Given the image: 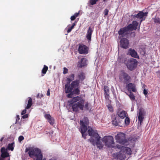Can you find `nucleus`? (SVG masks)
Returning a JSON list of instances; mask_svg holds the SVG:
<instances>
[{"label":"nucleus","mask_w":160,"mask_h":160,"mask_svg":"<svg viewBox=\"0 0 160 160\" xmlns=\"http://www.w3.org/2000/svg\"><path fill=\"white\" fill-rule=\"evenodd\" d=\"M85 100L82 97L78 96L73 97L71 100L68 101L69 106L73 112H79V110L82 111L84 108L86 110L88 109L89 103L87 102L85 104Z\"/></svg>","instance_id":"f257e3e1"},{"label":"nucleus","mask_w":160,"mask_h":160,"mask_svg":"<svg viewBox=\"0 0 160 160\" xmlns=\"http://www.w3.org/2000/svg\"><path fill=\"white\" fill-rule=\"evenodd\" d=\"M89 136L91 138L88 139V141L94 146L97 145L99 149H101L103 147V145L100 142L101 138L99 136L97 131H94L92 128L88 127V130Z\"/></svg>","instance_id":"f03ea898"},{"label":"nucleus","mask_w":160,"mask_h":160,"mask_svg":"<svg viewBox=\"0 0 160 160\" xmlns=\"http://www.w3.org/2000/svg\"><path fill=\"white\" fill-rule=\"evenodd\" d=\"M25 152L28 154L30 157L34 160H42V154L41 150L38 148L28 147L26 148Z\"/></svg>","instance_id":"7ed1b4c3"},{"label":"nucleus","mask_w":160,"mask_h":160,"mask_svg":"<svg viewBox=\"0 0 160 160\" xmlns=\"http://www.w3.org/2000/svg\"><path fill=\"white\" fill-rule=\"evenodd\" d=\"M80 123L81 125V132L82 136L85 139L86 138L87 134L85 133L87 130V126L88 125L89 122L88 118L87 117H84L83 120H80Z\"/></svg>","instance_id":"20e7f679"},{"label":"nucleus","mask_w":160,"mask_h":160,"mask_svg":"<svg viewBox=\"0 0 160 160\" xmlns=\"http://www.w3.org/2000/svg\"><path fill=\"white\" fill-rule=\"evenodd\" d=\"M102 142L107 147H113L114 145V142L113 137L111 136H106L102 139Z\"/></svg>","instance_id":"39448f33"},{"label":"nucleus","mask_w":160,"mask_h":160,"mask_svg":"<svg viewBox=\"0 0 160 160\" xmlns=\"http://www.w3.org/2000/svg\"><path fill=\"white\" fill-rule=\"evenodd\" d=\"M120 82L124 83H127L131 80V77L129 74L123 71H122L119 76Z\"/></svg>","instance_id":"423d86ee"},{"label":"nucleus","mask_w":160,"mask_h":160,"mask_svg":"<svg viewBox=\"0 0 160 160\" xmlns=\"http://www.w3.org/2000/svg\"><path fill=\"white\" fill-rule=\"evenodd\" d=\"M126 134L121 132H119L115 136L117 142L122 145H124L128 142L129 140L126 138ZM129 138L128 139H129Z\"/></svg>","instance_id":"0eeeda50"},{"label":"nucleus","mask_w":160,"mask_h":160,"mask_svg":"<svg viewBox=\"0 0 160 160\" xmlns=\"http://www.w3.org/2000/svg\"><path fill=\"white\" fill-rule=\"evenodd\" d=\"M137 61L134 58H131L127 62L126 65L128 69L130 71L135 69L137 65Z\"/></svg>","instance_id":"6e6552de"},{"label":"nucleus","mask_w":160,"mask_h":160,"mask_svg":"<svg viewBox=\"0 0 160 160\" xmlns=\"http://www.w3.org/2000/svg\"><path fill=\"white\" fill-rule=\"evenodd\" d=\"M146 112L144 109L142 108H140L138 111L137 116L138 122L140 123V125L142 123L144 116L145 115Z\"/></svg>","instance_id":"1a4fd4ad"},{"label":"nucleus","mask_w":160,"mask_h":160,"mask_svg":"<svg viewBox=\"0 0 160 160\" xmlns=\"http://www.w3.org/2000/svg\"><path fill=\"white\" fill-rule=\"evenodd\" d=\"M148 13L147 12H144L143 11H140L137 14L132 15V16L134 19H140V23H141L143 21L145 20Z\"/></svg>","instance_id":"9d476101"},{"label":"nucleus","mask_w":160,"mask_h":160,"mask_svg":"<svg viewBox=\"0 0 160 160\" xmlns=\"http://www.w3.org/2000/svg\"><path fill=\"white\" fill-rule=\"evenodd\" d=\"M130 30L127 26V27L121 28L118 31V33L119 36V38L120 39V38L123 37L127 36L129 34L128 32Z\"/></svg>","instance_id":"9b49d317"},{"label":"nucleus","mask_w":160,"mask_h":160,"mask_svg":"<svg viewBox=\"0 0 160 160\" xmlns=\"http://www.w3.org/2000/svg\"><path fill=\"white\" fill-rule=\"evenodd\" d=\"M120 45L122 48L127 49L129 48V41L126 38H122L120 42Z\"/></svg>","instance_id":"f8f14e48"},{"label":"nucleus","mask_w":160,"mask_h":160,"mask_svg":"<svg viewBox=\"0 0 160 160\" xmlns=\"http://www.w3.org/2000/svg\"><path fill=\"white\" fill-rule=\"evenodd\" d=\"M1 155L0 156V160H5V158L9 157L10 155L8 152V150L5 147H2L0 150Z\"/></svg>","instance_id":"ddd939ff"},{"label":"nucleus","mask_w":160,"mask_h":160,"mask_svg":"<svg viewBox=\"0 0 160 160\" xmlns=\"http://www.w3.org/2000/svg\"><path fill=\"white\" fill-rule=\"evenodd\" d=\"M117 148L120 149L121 152H122L125 155H131L132 154V151L130 148L124 146H120L119 145L117 146Z\"/></svg>","instance_id":"4468645a"},{"label":"nucleus","mask_w":160,"mask_h":160,"mask_svg":"<svg viewBox=\"0 0 160 160\" xmlns=\"http://www.w3.org/2000/svg\"><path fill=\"white\" fill-rule=\"evenodd\" d=\"M112 122L113 125L115 126H122V120H120L119 118L116 117L115 115L112 116Z\"/></svg>","instance_id":"2eb2a0df"},{"label":"nucleus","mask_w":160,"mask_h":160,"mask_svg":"<svg viewBox=\"0 0 160 160\" xmlns=\"http://www.w3.org/2000/svg\"><path fill=\"white\" fill-rule=\"evenodd\" d=\"M88 48L85 45L80 44L79 46L78 52L80 54H86L88 52Z\"/></svg>","instance_id":"dca6fc26"},{"label":"nucleus","mask_w":160,"mask_h":160,"mask_svg":"<svg viewBox=\"0 0 160 160\" xmlns=\"http://www.w3.org/2000/svg\"><path fill=\"white\" fill-rule=\"evenodd\" d=\"M126 88L129 92L132 91L134 92H136L137 91L135 84L132 83H128L126 85Z\"/></svg>","instance_id":"f3484780"},{"label":"nucleus","mask_w":160,"mask_h":160,"mask_svg":"<svg viewBox=\"0 0 160 160\" xmlns=\"http://www.w3.org/2000/svg\"><path fill=\"white\" fill-rule=\"evenodd\" d=\"M87 61V60L86 58H82L81 61L78 62L77 67L79 68H82V67L86 66Z\"/></svg>","instance_id":"a211bd4d"},{"label":"nucleus","mask_w":160,"mask_h":160,"mask_svg":"<svg viewBox=\"0 0 160 160\" xmlns=\"http://www.w3.org/2000/svg\"><path fill=\"white\" fill-rule=\"evenodd\" d=\"M127 54L131 55L132 57L134 58H139V56L138 55L137 52L134 49L131 48H130L128 50Z\"/></svg>","instance_id":"6ab92c4d"},{"label":"nucleus","mask_w":160,"mask_h":160,"mask_svg":"<svg viewBox=\"0 0 160 160\" xmlns=\"http://www.w3.org/2000/svg\"><path fill=\"white\" fill-rule=\"evenodd\" d=\"M93 31V30H92L91 27H90L88 28V29L87 31L86 35L87 39L89 42H90L91 40L92 35Z\"/></svg>","instance_id":"aec40b11"},{"label":"nucleus","mask_w":160,"mask_h":160,"mask_svg":"<svg viewBox=\"0 0 160 160\" xmlns=\"http://www.w3.org/2000/svg\"><path fill=\"white\" fill-rule=\"evenodd\" d=\"M138 25V22L135 21H133L132 24H129L128 26L130 30L131 31L133 30H136Z\"/></svg>","instance_id":"412c9836"},{"label":"nucleus","mask_w":160,"mask_h":160,"mask_svg":"<svg viewBox=\"0 0 160 160\" xmlns=\"http://www.w3.org/2000/svg\"><path fill=\"white\" fill-rule=\"evenodd\" d=\"M44 116L51 125H52L54 124V118L52 117L50 114H46L44 115Z\"/></svg>","instance_id":"4be33fe9"},{"label":"nucleus","mask_w":160,"mask_h":160,"mask_svg":"<svg viewBox=\"0 0 160 160\" xmlns=\"http://www.w3.org/2000/svg\"><path fill=\"white\" fill-rule=\"evenodd\" d=\"M127 58H126L125 55H122L119 56L117 62L121 64L124 63L126 64L127 63Z\"/></svg>","instance_id":"5701e85b"},{"label":"nucleus","mask_w":160,"mask_h":160,"mask_svg":"<svg viewBox=\"0 0 160 160\" xmlns=\"http://www.w3.org/2000/svg\"><path fill=\"white\" fill-rule=\"evenodd\" d=\"M126 158V155L121 152V150L119 152L117 153V158L118 160H124Z\"/></svg>","instance_id":"b1692460"},{"label":"nucleus","mask_w":160,"mask_h":160,"mask_svg":"<svg viewBox=\"0 0 160 160\" xmlns=\"http://www.w3.org/2000/svg\"><path fill=\"white\" fill-rule=\"evenodd\" d=\"M117 114L118 115V117L120 118L121 119H123L125 118L128 116V114L127 112L124 110H122L118 112L117 113Z\"/></svg>","instance_id":"393cba45"},{"label":"nucleus","mask_w":160,"mask_h":160,"mask_svg":"<svg viewBox=\"0 0 160 160\" xmlns=\"http://www.w3.org/2000/svg\"><path fill=\"white\" fill-rule=\"evenodd\" d=\"M70 84V83L68 82L65 85V92L66 93L71 92L73 89V88Z\"/></svg>","instance_id":"a878e982"},{"label":"nucleus","mask_w":160,"mask_h":160,"mask_svg":"<svg viewBox=\"0 0 160 160\" xmlns=\"http://www.w3.org/2000/svg\"><path fill=\"white\" fill-rule=\"evenodd\" d=\"M79 80H76L72 82L71 85L73 88H78L79 86Z\"/></svg>","instance_id":"bb28decb"},{"label":"nucleus","mask_w":160,"mask_h":160,"mask_svg":"<svg viewBox=\"0 0 160 160\" xmlns=\"http://www.w3.org/2000/svg\"><path fill=\"white\" fill-rule=\"evenodd\" d=\"M104 90L106 98H108L109 97V87L106 86H105L104 87Z\"/></svg>","instance_id":"cd10ccee"},{"label":"nucleus","mask_w":160,"mask_h":160,"mask_svg":"<svg viewBox=\"0 0 160 160\" xmlns=\"http://www.w3.org/2000/svg\"><path fill=\"white\" fill-rule=\"evenodd\" d=\"M28 100L27 105L26 107V109H29L32 105V100L31 98H28Z\"/></svg>","instance_id":"c85d7f7f"},{"label":"nucleus","mask_w":160,"mask_h":160,"mask_svg":"<svg viewBox=\"0 0 160 160\" xmlns=\"http://www.w3.org/2000/svg\"><path fill=\"white\" fill-rule=\"evenodd\" d=\"M14 144L15 143L14 142L9 143L7 147V149L8 150H10L11 151H12L14 149V147L15 146Z\"/></svg>","instance_id":"c756f323"},{"label":"nucleus","mask_w":160,"mask_h":160,"mask_svg":"<svg viewBox=\"0 0 160 160\" xmlns=\"http://www.w3.org/2000/svg\"><path fill=\"white\" fill-rule=\"evenodd\" d=\"M48 69V67L46 65H44L43 68L42 70L41 76H43L46 73Z\"/></svg>","instance_id":"7c9ffc66"},{"label":"nucleus","mask_w":160,"mask_h":160,"mask_svg":"<svg viewBox=\"0 0 160 160\" xmlns=\"http://www.w3.org/2000/svg\"><path fill=\"white\" fill-rule=\"evenodd\" d=\"M78 77L79 78V81H83L85 78V73L82 72H80L79 75H78Z\"/></svg>","instance_id":"2f4dec72"},{"label":"nucleus","mask_w":160,"mask_h":160,"mask_svg":"<svg viewBox=\"0 0 160 160\" xmlns=\"http://www.w3.org/2000/svg\"><path fill=\"white\" fill-rule=\"evenodd\" d=\"M74 74H72L70 75L68 78H67V80L68 82V83H70V82L74 79Z\"/></svg>","instance_id":"473e14b6"},{"label":"nucleus","mask_w":160,"mask_h":160,"mask_svg":"<svg viewBox=\"0 0 160 160\" xmlns=\"http://www.w3.org/2000/svg\"><path fill=\"white\" fill-rule=\"evenodd\" d=\"M124 122L125 125L127 126L128 125L130 122V119L127 116L125 117L124 120Z\"/></svg>","instance_id":"72a5a7b5"},{"label":"nucleus","mask_w":160,"mask_h":160,"mask_svg":"<svg viewBox=\"0 0 160 160\" xmlns=\"http://www.w3.org/2000/svg\"><path fill=\"white\" fill-rule=\"evenodd\" d=\"M73 92L76 95H78L80 93V90L78 88H77L73 89Z\"/></svg>","instance_id":"f704fd0d"},{"label":"nucleus","mask_w":160,"mask_h":160,"mask_svg":"<svg viewBox=\"0 0 160 160\" xmlns=\"http://www.w3.org/2000/svg\"><path fill=\"white\" fill-rule=\"evenodd\" d=\"M128 96L131 100H134L135 99V96L132 92H129Z\"/></svg>","instance_id":"c9c22d12"},{"label":"nucleus","mask_w":160,"mask_h":160,"mask_svg":"<svg viewBox=\"0 0 160 160\" xmlns=\"http://www.w3.org/2000/svg\"><path fill=\"white\" fill-rule=\"evenodd\" d=\"M98 0H89V3L91 5H93L96 4ZM106 0H103L104 1H105Z\"/></svg>","instance_id":"e433bc0d"},{"label":"nucleus","mask_w":160,"mask_h":160,"mask_svg":"<svg viewBox=\"0 0 160 160\" xmlns=\"http://www.w3.org/2000/svg\"><path fill=\"white\" fill-rule=\"evenodd\" d=\"M153 21L155 23L160 24V19L158 18H153Z\"/></svg>","instance_id":"4c0bfd02"},{"label":"nucleus","mask_w":160,"mask_h":160,"mask_svg":"<svg viewBox=\"0 0 160 160\" xmlns=\"http://www.w3.org/2000/svg\"><path fill=\"white\" fill-rule=\"evenodd\" d=\"M108 110L110 112H113V109L111 105H108Z\"/></svg>","instance_id":"58836bf2"},{"label":"nucleus","mask_w":160,"mask_h":160,"mask_svg":"<svg viewBox=\"0 0 160 160\" xmlns=\"http://www.w3.org/2000/svg\"><path fill=\"white\" fill-rule=\"evenodd\" d=\"M73 94V92L71 91L67 95V97L69 98H71Z\"/></svg>","instance_id":"ea45409f"},{"label":"nucleus","mask_w":160,"mask_h":160,"mask_svg":"<svg viewBox=\"0 0 160 160\" xmlns=\"http://www.w3.org/2000/svg\"><path fill=\"white\" fill-rule=\"evenodd\" d=\"M109 10L107 9H105L103 13L105 16H106L108 15Z\"/></svg>","instance_id":"a19ab883"},{"label":"nucleus","mask_w":160,"mask_h":160,"mask_svg":"<svg viewBox=\"0 0 160 160\" xmlns=\"http://www.w3.org/2000/svg\"><path fill=\"white\" fill-rule=\"evenodd\" d=\"M68 69L65 67H64L63 68V73L64 74H66L68 73Z\"/></svg>","instance_id":"79ce46f5"},{"label":"nucleus","mask_w":160,"mask_h":160,"mask_svg":"<svg viewBox=\"0 0 160 160\" xmlns=\"http://www.w3.org/2000/svg\"><path fill=\"white\" fill-rule=\"evenodd\" d=\"M24 139V138L22 136H20L18 138V141L21 142Z\"/></svg>","instance_id":"37998d69"},{"label":"nucleus","mask_w":160,"mask_h":160,"mask_svg":"<svg viewBox=\"0 0 160 160\" xmlns=\"http://www.w3.org/2000/svg\"><path fill=\"white\" fill-rule=\"evenodd\" d=\"M20 119V117L18 115H17L16 117V122H15V124H16L18 122L19 120Z\"/></svg>","instance_id":"c03bdc74"},{"label":"nucleus","mask_w":160,"mask_h":160,"mask_svg":"<svg viewBox=\"0 0 160 160\" xmlns=\"http://www.w3.org/2000/svg\"><path fill=\"white\" fill-rule=\"evenodd\" d=\"M22 116V118L23 119H25L28 118V114H25L24 115H23Z\"/></svg>","instance_id":"a18cd8bd"},{"label":"nucleus","mask_w":160,"mask_h":160,"mask_svg":"<svg viewBox=\"0 0 160 160\" xmlns=\"http://www.w3.org/2000/svg\"><path fill=\"white\" fill-rule=\"evenodd\" d=\"M26 109V108H25V109H24V110H23L22 112H21V114L22 115H24L25 114L26 112V109Z\"/></svg>","instance_id":"49530a36"},{"label":"nucleus","mask_w":160,"mask_h":160,"mask_svg":"<svg viewBox=\"0 0 160 160\" xmlns=\"http://www.w3.org/2000/svg\"><path fill=\"white\" fill-rule=\"evenodd\" d=\"M4 138V137H2L0 139V141L1 142L0 143V146H2L3 145V143L2 142Z\"/></svg>","instance_id":"de8ad7c7"},{"label":"nucleus","mask_w":160,"mask_h":160,"mask_svg":"<svg viewBox=\"0 0 160 160\" xmlns=\"http://www.w3.org/2000/svg\"><path fill=\"white\" fill-rule=\"evenodd\" d=\"M74 28H72V26H71L70 27L68 28L67 32L68 33L70 32L72 30V29Z\"/></svg>","instance_id":"09e8293b"},{"label":"nucleus","mask_w":160,"mask_h":160,"mask_svg":"<svg viewBox=\"0 0 160 160\" xmlns=\"http://www.w3.org/2000/svg\"><path fill=\"white\" fill-rule=\"evenodd\" d=\"M76 18L75 16H74V15L72 16L70 18V19L72 21L74 20Z\"/></svg>","instance_id":"8fccbe9b"},{"label":"nucleus","mask_w":160,"mask_h":160,"mask_svg":"<svg viewBox=\"0 0 160 160\" xmlns=\"http://www.w3.org/2000/svg\"><path fill=\"white\" fill-rule=\"evenodd\" d=\"M79 12H76L75 13L74 15H73L76 18L79 15Z\"/></svg>","instance_id":"3c124183"},{"label":"nucleus","mask_w":160,"mask_h":160,"mask_svg":"<svg viewBox=\"0 0 160 160\" xmlns=\"http://www.w3.org/2000/svg\"><path fill=\"white\" fill-rule=\"evenodd\" d=\"M143 93L145 94V95H146L148 94V92H147L146 90L145 89H144L143 90Z\"/></svg>","instance_id":"603ef678"},{"label":"nucleus","mask_w":160,"mask_h":160,"mask_svg":"<svg viewBox=\"0 0 160 160\" xmlns=\"http://www.w3.org/2000/svg\"><path fill=\"white\" fill-rule=\"evenodd\" d=\"M47 95L48 96H49L50 95V89H48L47 93Z\"/></svg>","instance_id":"864d4df0"},{"label":"nucleus","mask_w":160,"mask_h":160,"mask_svg":"<svg viewBox=\"0 0 160 160\" xmlns=\"http://www.w3.org/2000/svg\"><path fill=\"white\" fill-rule=\"evenodd\" d=\"M76 23H77V22H75L72 25V27H73L74 28V27L76 25Z\"/></svg>","instance_id":"5fc2aeb1"},{"label":"nucleus","mask_w":160,"mask_h":160,"mask_svg":"<svg viewBox=\"0 0 160 160\" xmlns=\"http://www.w3.org/2000/svg\"><path fill=\"white\" fill-rule=\"evenodd\" d=\"M43 96V95L42 94H41L39 96V94L38 93L37 95V97L40 98H41Z\"/></svg>","instance_id":"6e6d98bb"},{"label":"nucleus","mask_w":160,"mask_h":160,"mask_svg":"<svg viewBox=\"0 0 160 160\" xmlns=\"http://www.w3.org/2000/svg\"><path fill=\"white\" fill-rule=\"evenodd\" d=\"M132 33L133 34V35L134 36H135V33L134 32H133V33H132Z\"/></svg>","instance_id":"4d7b16f0"},{"label":"nucleus","mask_w":160,"mask_h":160,"mask_svg":"<svg viewBox=\"0 0 160 160\" xmlns=\"http://www.w3.org/2000/svg\"><path fill=\"white\" fill-rule=\"evenodd\" d=\"M126 93V94L127 95H128H128H129V94H128V93H127V92H125Z\"/></svg>","instance_id":"13d9d810"},{"label":"nucleus","mask_w":160,"mask_h":160,"mask_svg":"<svg viewBox=\"0 0 160 160\" xmlns=\"http://www.w3.org/2000/svg\"><path fill=\"white\" fill-rule=\"evenodd\" d=\"M8 160H10V159L9 158L8 159Z\"/></svg>","instance_id":"bf43d9fd"}]
</instances>
